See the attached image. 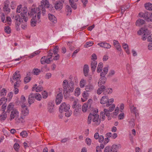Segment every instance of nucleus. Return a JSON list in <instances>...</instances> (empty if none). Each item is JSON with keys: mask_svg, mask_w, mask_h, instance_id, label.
I'll list each match as a JSON object with an SVG mask.
<instances>
[{"mask_svg": "<svg viewBox=\"0 0 152 152\" xmlns=\"http://www.w3.org/2000/svg\"><path fill=\"white\" fill-rule=\"evenodd\" d=\"M15 119L18 123H23L25 122L24 117L22 116H19V112L16 109H14L11 111L10 117V121Z\"/></svg>", "mask_w": 152, "mask_h": 152, "instance_id": "1", "label": "nucleus"}, {"mask_svg": "<svg viewBox=\"0 0 152 152\" xmlns=\"http://www.w3.org/2000/svg\"><path fill=\"white\" fill-rule=\"evenodd\" d=\"M15 28L17 31L20 30L19 26L20 23H21V28L23 29H25L27 28V24L23 18H20L19 15H16L15 18Z\"/></svg>", "mask_w": 152, "mask_h": 152, "instance_id": "2", "label": "nucleus"}, {"mask_svg": "<svg viewBox=\"0 0 152 152\" xmlns=\"http://www.w3.org/2000/svg\"><path fill=\"white\" fill-rule=\"evenodd\" d=\"M109 69L108 66L104 68L103 71L100 73L101 77L99 79L98 82V85L99 86H104L107 81L106 77L105 76L107 73Z\"/></svg>", "mask_w": 152, "mask_h": 152, "instance_id": "3", "label": "nucleus"}, {"mask_svg": "<svg viewBox=\"0 0 152 152\" xmlns=\"http://www.w3.org/2000/svg\"><path fill=\"white\" fill-rule=\"evenodd\" d=\"M74 83L72 81L69 83L67 80H64L62 83V86L64 92L66 93L72 92L74 90Z\"/></svg>", "mask_w": 152, "mask_h": 152, "instance_id": "4", "label": "nucleus"}, {"mask_svg": "<svg viewBox=\"0 0 152 152\" xmlns=\"http://www.w3.org/2000/svg\"><path fill=\"white\" fill-rule=\"evenodd\" d=\"M41 10L38 7L31 9L30 11L28 12L29 16L31 17L37 18V19H40Z\"/></svg>", "mask_w": 152, "mask_h": 152, "instance_id": "5", "label": "nucleus"}, {"mask_svg": "<svg viewBox=\"0 0 152 152\" xmlns=\"http://www.w3.org/2000/svg\"><path fill=\"white\" fill-rule=\"evenodd\" d=\"M92 120L94 124L96 125H99L100 123L101 120L99 118V115L95 113H93V114L90 113L89 114L88 117V122L90 124Z\"/></svg>", "mask_w": 152, "mask_h": 152, "instance_id": "6", "label": "nucleus"}, {"mask_svg": "<svg viewBox=\"0 0 152 152\" xmlns=\"http://www.w3.org/2000/svg\"><path fill=\"white\" fill-rule=\"evenodd\" d=\"M22 6L21 5H19L18 6L16 9V12L19 13L21 12L22 10V12L20 13L21 18H23L24 21L25 22H27L28 20V18L27 16V12L28 9L27 7H24L22 9Z\"/></svg>", "mask_w": 152, "mask_h": 152, "instance_id": "7", "label": "nucleus"}, {"mask_svg": "<svg viewBox=\"0 0 152 152\" xmlns=\"http://www.w3.org/2000/svg\"><path fill=\"white\" fill-rule=\"evenodd\" d=\"M50 5L47 0H42L41 1L40 4L38 7L41 10L42 13L44 15L45 12V8H49L50 7Z\"/></svg>", "mask_w": 152, "mask_h": 152, "instance_id": "8", "label": "nucleus"}, {"mask_svg": "<svg viewBox=\"0 0 152 152\" xmlns=\"http://www.w3.org/2000/svg\"><path fill=\"white\" fill-rule=\"evenodd\" d=\"M52 53H48V55L47 58H46L45 56H44L42 57L41 59V64H44L45 63H50L52 61Z\"/></svg>", "mask_w": 152, "mask_h": 152, "instance_id": "9", "label": "nucleus"}, {"mask_svg": "<svg viewBox=\"0 0 152 152\" xmlns=\"http://www.w3.org/2000/svg\"><path fill=\"white\" fill-rule=\"evenodd\" d=\"M115 104H113L109 107V108L108 109L106 108L104 109V112L106 114V116L107 117L108 120H110L111 119L110 112L113 111L114 109H115Z\"/></svg>", "mask_w": 152, "mask_h": 152, "instance_id": "10", "label": "nucleus"}, {"mask_svg": "<svg viewBox=\"0 0 152 152\" xmlns=\"http://www.w3.org/2000/svg\"><path fill=\"white\" fill-rule=\"evenodd\" d=\"M21 115L24 117L27 116L29 113V111L28 107L25 104H21Z\"/></svg>", "mask_w": 152, "mask_h": 152, "instance_id": "11", "label": "nucleus"}, {"mask_svg": "<svg viewBox=\"0 0 152 152\" xmlns=\"http://www.w3.org/2000/svg\"><path fill=\"white\" fill-rule=\"evenodd\" d=\"M70 106L68 104H67L65 102H63L61 103L59 107V111L60 112L62 113L68 111L70 109Z\"/></svg>", "mask_w": 152, "mask_h": 152, "instance_id": "12", "label": "nucleus"}, {"mask_svg": "<svg viewBox=\"0 0 152 152\" xmlns=\"http://www.w3.org/2000/svg\"><path fill=\"white\" fill-rule=\"evenodd\" d=\"M59 90L61 91L56 96V104L58 105L61 103L63 99V95L61 93L62 89L59 88Z\"/></svg>", "mask_w": 152, "mask_h": 152, "instance_id": "13", "label": "nucleus"}, {"mask_svg": "<svg viewBox=\"0 0 152 152\" xmlns=\"http://www.w3.org/2000/svg\"><path fill=\"white\" fill-rule=\"evenodd\" d=\"M128 126L129 129L134 128L135 125V119L133 118H129L128 119Z\"/></svg>", "mask_w": 152, "mask_h": 152, "instance_id": "14", "label": "nucleus"}, {"mask_svg": "<svg viewBox=\"0 0 152 152\" xmlns=\"http://www.w3.org/2000/svg\"><path fill=\"white\" fill-rule=\"evenodd\" d=\"M10 2L8 0H6L4 2V6L3 7L4 11L7 13H9L10 11V9L9 7Z\"/></svg>", "mask_w": 152, "mask_h": 152, "instance_id": "15", "label": "nucleus"}, {"mask_svg": "<svg viewBox=\"0 0 152 152\" xmlns=\"http://www.w3.org/2000/svg\"><path fill=\"white\" fill-rule=\"evenodd\" d=\"M121 147V146L120 144H114L111 147V152H118V150L120 149Z\"/></svg>", "mask_w": 152, "mask_h": 152, "instance_id": "16", "label": "nucleus"}, {"mask_svg": "<svg viewBox=\"0 0 152 152\" xmlns=\"http://www.w3.org/2000/svg\"><path fill=\"white\" fill-rule=\"evenodd\" d=\"M20 77V75L18 72H16L13 74V80L16 81L14 84V86L15 87L16 86L17 83V82L18 81V80H19Z\"/></svg>", "mask_w": 152, "mask_h": 152, "instance_id": "17", "label": "nucleus"}, {"mask_svg": "<svg viewBox=\"0 0 152 152\" xmlns=\"http://www.w3.org/2000/svg\"><path fill=\"white\" fill-rule=\"evenodd\" d=\"M40 22V19L38 20L37 18L32 17V19L31 20V25L33 27L36 26L37 23H39Z\"/></svg>", "mask_w": 152, "mask_h": 152, "instance_id": "18", "label": "nucleus"}, {"mask_svg": "<svg viewBox=\"0 0 152 152\" xmlns=\"http://www.w3.org/2000/svg\"><path fill=\"white\" fill-rule=\"evenodd\" d=\"M54 103L53 102H49L48 103V110L49 112L52 113L54 111Z\"/></svg>", "mask_w": 152, "mask_h": 152, "instance_id": "19", "label": "nucleus"}, {"mask_svg": "<svg viewBox=\"0 0 152 152\" xmlns=\"http://www.w3.org/2000/svg\"><path fill=\"white\" fill-rule=\"evenodd\" d=\"M93 85L91 83H89L85 86V90L87 92H90L94 89Z\"/></svg>", "mask_w": 152, "mask_h": 152, "instance_id": "20", "label": "nucleus"}, {"mask_svg": "<svg viewBox=\"0 0 152 152\" xmlns=\"http://www.w3.org/2000/svg\"><path fill=\"white\" fill-rule=\"evenodd\" d=\"M113 44L115 48L118 51H121L122 50L121 46L118 41L114 40Z\"/></svg>", "mask_w": 152, "mask_h": 152, "instance_id": "21", "label": "nucleus"}, {"mask_svg": "<svg viewBox=\"0 0 152 152\" xmlns=\"http://www.w3.org/2000/svg\"><path fill=\"white\" fill-rule=\"evenodd\" d=\"M35 97L33 93L31 94L28 96V102L30 104H33L35 101Z\"/></svg>", "mask_w": 152, "mask_h": 152, "instance_id": "22", "label": "nucleus"}, {"mask_svg": "<svg viewBox=\"0 0 152 152\" xmlns=\"http://www.w3.org/2000/svg\"><path fill=\"white\" fill-rule=\"evenodd\" d=\"M129 109L131 112L135 114L136 116L137 114V110L136 107L134 106V105H129Z\"/></svg>", "mask_w": 152, "mask_h": 152, "instance_id": "23", "label": "nucleus"}, {"mask_svg": "<svg viewBox=\"0 0 152 152\" xmlns=\"http://www.w3.org/2000/svg\"><path fill=\"white\" fill-rule=\"evenodd\" d=\"M122 46L127 54L128 55L129 54L130 52L128 45L127 43L124 42L122 43Z\"/></svg>", "mask_w": 152, "mask_h": 152, "instance_id": "24", "label": "nucleus"}, {"mask_svg": "<svg viewBox=\"0 0 152 152\" xmlns=\"http://www.w3.org/2000/svg\"><path fill=\"white\" fill-rule=\"evenodd\" d=\"M98 45L101 47L107 49L110 48L111 47V46L110 44L105 42L98 43Z\"/></svg>", "mask_w": 152, "mask_h": 152, "instance_id": "25", "label": "nucleus"}, {"mask_svg": "<svg viewBox=\"0 0 152 152\" xmlns=\"http://www.w3.org/2000/svg\"><path fill=\"white\" fill-rule=\"evenodd\" d=\"M152 18V13L151 12H145L144 19L148 21H151Z\"/></svg>", "mask_w": 152, "mask_h": 152, "instance_id": "26", "label": "nucleus"}, {"mask_svg": "<svg viewBox=\"0 0 152 152\" xmlns=\"http://www.w3.org/2000/svg\"><path fill=\"white\" fill-rule=\"evenodd\" d=\"M145 23V21L139 18L135 22V25L137 26H141L144 25Z\"/></svg>", "mask_w": 152, "mask_h": 152, "instance_id": "27", "label": "nucleus"}, {"mask_svg": "<svg viewBox=\"0 0 152 152\" xmlns=\"http://www.w3.org/2000/svg\"><path fill=\"white\" fill-rule=\"evenodd\" d=\"M42 89V87L40 86H37V85L35 84L32 87V91H35L36 92H40Z\"/></svg>", "mask_w": 152, "mask_h": 152, "instance_id": "28", "label": "nucleus"}, {"mask_svg": "<svg viewBox=\"0 0 152 152\" xmlns=\"http://www.w3.org/2000/svg\"><path fill=\"white\" fill-rule=\"evenodd\" d=\"M48 18L53 23H56L57 21L56 17L53 15L51 14L48 15Z\"/></svg>", "mask_w": 152, "mask_h": 152, "instance_id": "29", "label": "nucleus"}, {"mask_svg": "<svg viewBox=\"0 0 152 152\" xmlns=\"http://www.w3.org/2000/svg\"><path fill=\"white\" fill-rule=\"evenodd\" d=\"M63 7V4L60 1L56 2L55 5V7L57 10H60Z\"/></svg>", "mask_w": 152, "mask_h": 152, "instance_id": "30", "label": "nucleus"}, {"mask_svg": "<svg viewBox=\"0 0 152 152\" xmlns=\"http://www.w3.org/2000/svg\"><path fill=\"white\" fill-rule=\"evenodd\" d=\"M78 100L77 99H75L74 100V102L72 105V107L73 108H81V105L78 104Z\"/></svg>", "mask_w": 152, "mask_h": 152, "instance_id": "31", "label": "nucleus"}, {"mask_svg": "<svg viewBox=\"0 0 152 152\" xmlns=\"http://www.w3.org/2000/svg\"><path fill=\"white\" fill-rule=\"evenodd\" d=\"M97 65V62L96 61H92L91 62V69L93 71H94Z\"/></svg>", "mask_w": 152, "mask_h": 152, "instance_id": "32", "label": "nucleus"}, {"mask_svg": "<svg viewBox=\"0 0 152 152\" xmlns=\"http://www.w3.org/2000/svg\"><path fill=\"white\" fill-rule=\"evenodd\" d=\"M108 100V97L107 96H103L100 99V103L102 104H105L107 103Z\"/></svg>", "mask_w": 152, "mask_h": 152, "instance_id": "33", "label": "nucleus"}, {"mask_svg": "<svg viewBox=\"0 0 152 152\" xmlns=\"http://www.w3.org/2000/svg\"><path fill=\"white\" fill-rule=\"evenodd\" d=\"M86 80L84 79H82L80 81L79 86L81 88H83L86 86Z\"/></svg>", "mask_w": 152, "mask_h": 152, "instance_id": "34", "label": "nucleus"}, {"mask_svg": "<svg viewBox=\"0 0 152 152\" xmlns=\"http://www.w3.org/2000/svg\"><path fill=\"white\" fill-rule=\"evenodd\" d=\"M41 51L39 50H37L30 54L28 56L29 58H32L36 56L39 55Z\"/></svg>", "mask_w": 152, "mask_h": 152, "instance_id": "35", "label": "nucleus"}, {"mask_svg": "<svg viewBox=\"0 0 152 152\" xmlns=\"http://www.w3.org/2000/svg\"><path fill=\"white\" fill-rule=\"evenodd\" d=\"M7 116V113L6 112H3L0 115V120L1 121L5 120Z\"/></svg>", "mask_w": 152, "mask_h": 152, "instance_id": "36", "label": "nucleus"}, {"mask_svg": "<svg viewBox=\"0 0 152 152\" xmlns=\"http://www.w3.org/2000/svg\"><path fill=\"white\" fill-rule=\"evenodd\" d=\"M103 66V64L100 62L99 63L98 65L97 69V72L98 73L101 72L102 71Z\"/></svg>", "mask_w": 152, "mask_h": 152, "instance_id": "37", "label": "nucleus"}, {"mask_svg": "<svg viewBox=\"0 0 152 152\" xmlns=\"http://www.w3.org/2000/svg\"><path fill=\"white\" fill-rule=\"evenodd\" d=\"M81 93V89L79 87L77 88L74 91V95L75 96H79Z\"/></svg>", "mask_w": 152, "mask_h": 152, "instance_id": "38", "label": "nucleus"}, {"mask_svg": "<svg viewBox=\"0 0 152 152\" xmlns=\"http://www.w3.org/2000/svg\"><path fill=\"white\" fill-rule=\"evenodd\" d=\"M100 87V88H99L97 91V93L98 94H101L104 91H105V87L104 86H102Z\"/></svg>", "mask_w": 152, "mask_h": 152, "instance_id": "39", "label": "nucleus"}, {"mask_svg": "<svg viewBox=\"0 0 152 152\" xmlns=\"http://www.w3.org/2000/svg\"><path fill=\"white\" fill-rule=\"evenodd\" d=\"M89 71V68L88 65H85L83 68V72L85 76H86Z\"/></svg>", "mask_w": 152, "mask_h": 152, "instance_id": "40", "label": "nucleus"}, {"mask_svg": "<svg viewBox=\"0 0 152 152\" xmlns=\"http://www.w3.org/2000/svg\"><path fill=\"white\" fill-rule=\"evenodd\" d=\"M117 107H119V111L122 112L123 111L124 108V104L123 103H120L118 104Z\"/></svg>", "mask_w": 152, "mask_h": 152, "instance_id": "41", "label": "nucleus"}, {"mask_svg": "<svg viewBox=\"0 0 152 152\" xmlns=\"http://www.w3.org/2000/svg\"><path fill=\"white\" fill-rule=\"evenodd\" d=\"M119 111V107H116L113 113V117H115L117 116L118 114Z\"/></svg>", "mask_w": 152, "mask_h": 152, "instance_id": "42", "label": "nucleus"}, {"mask_svg": "<svg viewBox=\"0 0 152 152\" xmlns=\"http://www.w3.org/2000/svg\"><path fill=\"white\" fill-rule=\"evenodd\" d=\"M119 111V107H116L113 113V117H115L117 116L118 114Z\"/></svg>", "mask_w": 152, "mask_h": 152, "instance_id": "43", "label": "nucleus"}, {"mask_svg": "<svg viewBox=\"0 0 152 152\" xmlns=\"http://www.w3.org/2000/svg\"><path fill=\"white\" fill-rule=\"evenodd\" d=\"M7 93V90L4 88H2L0 91V96L4 97L6 96Z\"/></svg>", "mask_w": 152, "mask_h": 152, "instance_id": "44", "label": "nucleus"}, {"mask_svg": "<svg viewBox=\"0 0 152 152\" xmlns=\"http://www.w3.org/2000/svg\"><path fill=\"white\" fill-rule=\"evenodd\" d=\"M5 32L7 34H10L11 32V28L9 26H5L4 27Z\"/></svg>", "mask_w": 152, "mask_h": 152, "instance_id": "45", "label": "nucleus"}, {"mask_svg": "<svg viewBox=\"0 0 152 152\" xmlns=\"http://www.w3.org/2000/svg\"><path fill=\"white\" fill-rule=\"evenodd\" d=\"M34 96L35 99L38 101H40L42 99V97L40 94L38 93H34Z\"/></svg>", "mask_w": 152, "mask_h": 152, "instance_id": "46", "label": "nucleus"}, {"mask_svg": "<svg viewBox=\"0 0 152 152\" xmlns=\"http://www.w3.org/2000/svg\"><path fill=\"white\" fill-rule=\"evenodd\" d=\"M114 100L113 98H112L109 99L108 98V100L106 104V106L107 107H109L110 105L113 104V103L114 102Z\"/></svg>", "mask_w": 152, "mask_h": 152, "instance_id": "47", "label": "nucleus"}, {"mask_svg": "<svg viewBox=\"0 0 152 152\" xmlns=\"http://www.w3.org/2000/svg\"><path fill=\"white\" fill-rule=\"evenodd\" d=\"M105 115L106 116V114L104 112V110L103 111L101 112L100 114V118L102 121H104L105 118Z\"/></svg>", "mask_w": 152, "mask_h": 152, "instance_id": "48", "label": "nucleus"}, {"mask_svg": "<svg viewBox=\"0 0 152 152\" xmlns=\"http://www.w3.org/2000/svg\"><path fill=\"white\" fill-rule=\"evenodd\" d=\"M88 92H87L86 91H84L82 94L83 97L84 98H85L86 99H88L89 96V93H88Z\"/></svg>", "mask_w": 152, "mask_h": 152, "instance_id": "49", "label": "nucleus"}, {"mask_svg": "<svg viewBox=\"0 0 152 152\" xmlns=\"http://www.w3.org/2000/svg\"><path fill=\"white\" fill-rule=\"evenodd\" d=\"M69 2L71 7L73 9L75 10L77 9L76 4L73 0H69Z\"/></svg>", "mask_w": 152, "mask_h": 152, "instance_id": "50", "label": "nucleus"}, {"mask_svg": "<svg viewBox=\"0 0 152 152\" xmlns=\"http://www.w3.org/2000/svg\"><path fill=\"white\" fill-rule=\"evenodd\" d=\"M145 8L147 10H152V4L150 3L145 4Z\"/></svg>", "mask_w": 152, "mask_h": 152, "instance_id": "51", "label": "nucleus"}, {"mask_svg": "<svg viewBox=\"0 0 152 152\" xmlns=\"http://www.w3.org/2000/svg\"><path fill=\"white\" fill-rule=\"evenodd\" d=\"M66 10L67 15H69L72 12V9L69 5H67L66 7Z\"/></svg>", "mask_w": 152, "mask_h": 152, "instance_id": "52", "label": "nucleus"}, {"mask_svg": "<svg viewBox=\"0 0 152 152\" xmlns=\"http://www.w3.org/2000/svg\"><path fill=\"white\" fill-rule=\"evenodd\" d=\"M88 109V104L86 103H84L82 107V110L83 112H87Z\"/></svg>", "mask_w": 152, "mask_h": 152, "instance_id": "53", "label": "nucleus"}, {"mask_svg": "<svg viewBox=\"0 0 152 152\" xmlns=\"http://www.w3.org/2000/svg\"><path fill=\"white\" fill-rule=\"evenodd\" d=\"M40 72V70L37 68H34L32 70L33 74L35 75H38Z\"/></svg>", "mask_w": 152, "mask_h": 152, "instance_id": "54", "label": "nucleus"}, {"mask_svg": "<svg viewBox=\"0 0 152 152\" xmlns=\"http://www.w3.org/2000/svg\"><path fill=\"white\" fill-rule=\"evenodd\" d=\"M7 100V99L4 97H2L0 99V105L5 104Z\"/></svg>", "mask_w": 152, "mask_h": 152, "instance_id": "55", "label": "nucleus"}, {"mask_svg": "<svg viewBox=\"0 0 152 152\" xmlns=\"http://www.w3.org/2000/svg\"><path fill=\"white\" fill-rule=\"evenodd\" d=\"M13 93L12 92H10L8 94L7 96V98L6 99H7V100L8 101H10L11 100L13 96Z\"/></svg>", "mask_w": 152, "mask_h": 152, "instance_id": "56", "label": "nucleus"}, {"mask_svg": "<svg viewBox=\"0 0 152 152\" xmlns=\"http://www.w3.org/2000/svg\"><path fill=\"white\" fill-rule=\"evenodd\" d=\"M26 102V99L25 97L23 95H22L21 96L20 101V103L21 105L22 104H24L25 102Z\"/></svg>", "mask_w": 152, "mask_h": 152, "instance_id": "57", "label": "nucleus"}, {"mask_svg": "<svg viewBox=\"0 0 152 152\" xmlns=\"http://www.w3.org/2000/svg\"><path fill=\"white\" fill-rule=\"evenodd\" d=\"M93 44V42L92 41L87 42L84 45V47L85 48H88L92 46Z\"/></svg>", "mask_w": 152, "mask_h": 152, "instance_id": "58", "label": "nucleus"}, {"mask_svg": "<svg viewBox=\"0 0 152 152\" xmlns=\"http://www.w3.org/2000/svg\"><path fill=\"white\" fill-rule=\"evenodd\" d=\"M125 117V114L122 112L120 113L118 116V118L119 120H121L124 119Z\"/></svg>", "mask_w": 152, "mask_h": 152, "instance_id": "59", "label": "nucleus"}, {"mask_svg": "<svg viewBox=\"0 0 152 152\" xmlns=\"http://www.w3.org/2000/svg\"><path fill=\"white\" fill-rule=\"evenodd\" d=\"M65 115L67 117H70L72 113V111L70 109L68 111H65Z\"/></svg>", "mask_w": 152, "mask_h": 152, "instance_id": "60", "label": "nucleus"}, {"mask_svg": "<svg viewBox=\"0 0 152 152\" xmlns=\"http://www.w3.org/2000/svg\"><path fill=\"white\" fill-rule=\"evenodd\" d=\"M80 108H77V107L74 108L75 111L74 113V115L76 116L79 115L80 113L79 112Z\"/></svg>", "mask_w": 152, "mask_h": 152, "instance_id": "61", "label": "nucleus"}, {"mask_svg": "<svg viewBox=\"0 0 152 152\" xmlns=\"http://www.w3.org/2000/svg\"><path fill=\"white\" fill-rule=\"evenodd\" d=\"M14 105L13 103H10L7 107V110L8 111H10L14 107Z\"/></svg>", "mask_w": 152, "mask_h": 152, "instance_id": "62", "label": "nucleus"}, {"mask_svg": "<svg viewBox=\"0 0 152 152\" xmlns=\"http://www.w3.org/2000/svg\"><path fill=\"white\" fill-rule=\"evenodd\" d=\"M28 133L26 131H24L20 133V135L23 137H25L27 136Z\"/></svg>", "mask_w": 152, "mask_h": 152, "instance_id": "63", "label": "nucleus"}, {"mask_svg": "<svg viewBox=\"0 0 152 152\" xmlns=\"http://www.w3.org/2000/svg\"><path fill=\"white\" fill-rule=\"evenodd\" d=\"M5 22H6L7 24L10 25L12 23V19L10 17L8 16L7 17L6 21H5Z\"/></svg>", "mask_w": 152, "mask_h": 152, "instance_id": "64", "label": "nucleus"}]
</instances>
